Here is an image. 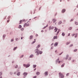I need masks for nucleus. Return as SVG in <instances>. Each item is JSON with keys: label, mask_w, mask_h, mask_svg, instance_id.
<instances>
[{"label": "nucleus", "mask_w": 78, "mask_h": 78, "mask_svg": "<svg viewBox=\"0 0 78 78\" xmlns=\"http://www.w3.org/2000/svg\"><path fill=\"white\" fill-rule=\"evenodd\" d=\"M30 25V24L28 23V22H27V23H25L24 24V27H28Z\"/></svg>", "instance_id": "nucleus-1"}, {"label": "nucleus", "mask_w": 78, "mask_h": 78, "mask_svg": "<svg viewBox=\"0 0 78 78\" xmlns=\"http://www.w3.org/2000/svg\"><path fill=\"white\" fill-rule=\"evenodd\" d=\"M35 53H37V55L39 54V50L38 49H37L35 50Z\"/></svg>", "instance_id": "nucleus-2"}, {"label": "nucleus", "mask_w": 78, "mask_h": 78, "mask_svg": "<svg viewBox=\"0 0 78 78\" xmlns=\"http://www.w3.org/2000/svg\"><path fill=\"white\" fill-rule=\"evenodd\" d=\"M23 75H24L23 78H25V77H26V76H26V75H28V73H27L24 72L23 73Z\"/></svg>", "instance_id": "nucleus-3"}, {"label": "nucleus", "mask_w": 78, "mask_h": 78, "mask_svg": "<svg viewBox=\"0 0 78 78\" xmlns=\"http://www.w3.org/2000/svg\"><path fill=\"white\" fill-rule=\"evenodd\" d=\"M23 66H24V67H26L27 68L30 67V65L29 64L27 65L24 64Z\"/></svg>", "instance_id": "nucleus-4"}, {"label": "nucleus", "mask_w": 78, "mask_h": 78, "mask_svg": "<svg viewBox=\"0 0 78 78\" xmlns=\"http://www.w3.org/2000/svg\"><path fill=\"white\" fill-rule=\"evenodd\" d=\"M49 30H53V29L54 28V27L50 26L49 27Z\"/></svg>", "instance_id": "nucleus-5"}, {"label": "nucleus", "mask_w": 78, "mask_h": 78, "mask_svg": "<svg viewBox=\"0 0 78 78\" xmlns=\"http://www.w3.org/2000/svg\"><path fill=\"white\" fill-rule=\"evenodd\" d=\"M66 12L65 9H63V10H62V13H64V12Z\"/></svg>", "instance_id": "nucleus-6"}, {"label": "nucleus", "mask_w": 78, "mask_h": 78, "mask_svg": "<svg viewBox=\"0 0 78 78\" xmlns=\"http://www.w3.org/2000/svg\"><path fill=\"white\" fill-rule=\"evenodd\" d=\"M55 32H56L58 31V29H57L56 27H55V29H54Z\"/></svg>", "instance_id": "nucleus-7"}, {"label": "nucleus", "mask_w": 78, "mask_h": 78, "mask_svg": "<svg viewBox=\"0 0 78 78\" xmlns=\"http://www.w3.org/2000/svg\"><path fill=\"white\" fill-rule=\"evenodd\" d=\"M44 74L46 76L48 75V72L46 71L44 73Z\"/></svg>", "instance_id": "nucleus-8"}, {"label": "nucleus", "mask_w": 78, "mask_h": 78, "mask_svg": "<svg viewBox=\"0 0 78 78\" xmlns=\"http://www.w3.org/2000/svg\"><path fill=\"white\" fill-rule=\"evenodd\" d=\"M33 37V35L30 36V39H32Z\"/></svg>", "instance_id": "nucleus-9"}, {"label": "nucleus", "mask_w": 78, "mask_h": 78, "mask_svg": "<svg viewBox=\"0 0 78 78\" xmlns=\"http://www.w3.org/2000/svg\"><path fill=\"white\" fill-rule=\"evenodd\" d=\"M52 20L53 21V23H55L56 21V20L55 19H53Z\"/></svg>", "instance_id": "nucleus-10"}, {"label": "nucleus", "mask_w": 78, "mask_h": 78, "mask_svg": "<svg viewBox=\"0 0 78 78\" xmlns=\"http://www.w3.org/2000/svg\"><path fill=\"white\" fill-rule=\"evenodd\" d=\"M58 43H55L54 44L55 47H56L58 45Z\"/></svg>", "instance_id": "nucleus-11"}, {"label": "nucleus", "mask_w": 78, "mask_h": 78, "mask_svg": "<svg viewBox=\"0 0 78 78\" xmlns=\"http://www.w3.org/2000/svg\"><path fill=\"white\" fill-rule=\"evenodd\" d=\"M36 75H39L40 74V73L39 72H37L36 73Z\"/></svg>", "instance_id": "nucleus-12"}, {"label": "nucleus", "mask_w": 78, "mask_h": 78, "mask_svg": "<svg viewBox=\"0 0 78 78\" xmlns=\"http://www.w3.org/2000/svg\"><path fill=\"white\" fill-rule=\"evenodd\" d=\"M54 39H58V38H57V36H54V37L53 38Z\"/></svg>", "instance_id": "nucleus-13"}, {"label": "nucleus", "mask_w": 78, "mask_h": 78, "mask_svg": "<svg viewBox=\"0 0 78 78\" xmlns=\"http://www.w3.org/2000/svg\"><path fill=\"white\" fill-rule=\"evenodd\" d=\"M33 68H35V67H36V65H33Z\"/></svg>", "instance_id": "nucleus-14"}, {"label": "nucleus", "mask_w": 78, "mask_h": 78, "mask_svg": "<svg viewBox=\"0 0 78 78\" xmlns=\"http://www.w3.org/2000/svg\"><path fill=\"white\" fill-rule=\"evenodd\" d=\"M20 75V73L19 72L17 73V75L19 76Z\"/></svg>", "instance_id": "nucleus-15"}, {"label": "nucleus", "mask_w": 78, "mask_h": 78, "mask_svg": "<svg viewBox=\"0 0 78 78\" xmlns=\"http://www.w3.org/2000/svg\"><path fill=\"white\" fill-rule=\"evenodd\" d=\"M60 30H59V29L58 30V31L57 32V34H56V35H58V34L59 33V31Z\"/></svg>", "instance_id": "nucleus-16"}, {"label": "nucleus", "mask_w": 78, "mask_h": 78, "mask_svg": "<svg viewBox=\"0 0 78 78\" xmlns=\"http://www.w3.org/2000/svg\"><path fill=\"white\" fill-rule=\"evenodd\" d=\"M62 23V22L61 21H60L58 23V25H61V24Z\"/></svg>", "instance_id": "nucleus-17"}, {"label": "nucleus", "mask_w": 78, "mask_h": 78, "mask_svg": "<svg viewBox=\"0 0 78 78\" xmlns=\"http://www.w3.org/2000/svg\"><path fill=\"white\" fill-rule=\"evenodd\" d=\"M66 57L67 58H66V59H68V57H69V55H66Z\"/></svg>", "instance_id": "nucleus-18"}, {"label": "nucleus", "mask_w": 78, "mask_h": 78, "mask_svg": "<svg viewBox=\"0 0 78 78\" xmlns=\"http://www.w3.org/2000/svg\"><path fill=\"white\" fill-rule=\"evenodd\" d=\"M62 35L63 36H65V34L64 33H63L62 34Z\"/></svg>", "instance_id": "nucleus-19"}, {"label": "nucleus", "mask_w": 78, "mask_h": 78, "mask_svg": "<svg viewBox=\"0 0 78 78\" xmlns=\"http://www.w3.org/2000/svg\"><path fill=\"white\" fill-rule=\"evenodd\" d=\"M33 55H31L30 56V58H33Z\"/></svg>", "instance_id": "nucleus-20"}, {"label": "nucleus", "mask_w": 78, "mask_h": 78, "mask_svg": "<svg viewBox=\"0 0 78 78\" xmlns=\"http://www.w3.org/2000/svg\"><path fill=\"white\" fill-rule=\"evenodd\" d=\"M40 47H41V45H40V44H39L38 45V46L37 47V48H39Z\"/></svg>", "instance_id": "nucleus-21"}, {"label": "nucleus", "mask_w": 78, "mask_h": 78, "mask_svg": "<svg viewBox=\"0 0 78 78\" xmlns=\"http://www.w3.org/2000/svg\"><path fill=\"white\" fill-rule=\"evenodd\" d=\"M17 48V47H15L13 49V50L14 51L15 50H16V48Z\"/></svg>", "instance_id": "nucleus-22"}, {"label": "nucleus", "mask_w": 78, "mask_h": 78, "mask_svg": "<svg viewBox=\"0 0 78 78\" xmlns=\"http://www.w3.org/2000/svg\"><path fill=\"white\" fill-rule=\"evenodd\" d=\"M36 42V39H34V41L32 42V44H34V43H35Z\"/></svg>", "instance_id": "nucleus-23"}, {"label": "nucleus", "mask_w": 78, "mask_h": 78, "mask_svg": "<svg viewBox=\"0 0 78 78\" xmlns=\"http://www.w3.org/2000/svg\"><path fill=\"white\" fill-rule=\"evenodd\" d=\"M22 28V26L20 25L19 27V28Z\"/></svg>", "instance_id": "nucleus-24"}, {"label": "nucleus", "mask_w": 78, "mask_h": 78, "mask_svg": "<svg viewBox=\"0 0 78 78\" xmlns=\"http://www.w3.org/2000/svg\"><path fill=\"white\" fill-rule=\"evenodd\" d=\"M22 20H20V23H22Z\"/></svg>", "instance_id": "nucleus-25"}, {"label": "nucleus", "mask_w": 78, "mask_h": 78, "mask_svg": "<svg viewBox=\"0 0 78 78\" xmlns=\"http://www.w3.org/2000/svg\"><path fill=\"white\" fill-rule=\"evenodd\" d=\"M75 24L76 25H78V22H76Z\"/></svg>", "instance_id": "nucleus-26"}, {"label": "nucleus", "mask_w": 78, "mask_h": 78, "mask_svg": "<svg viewBox=\"0 0 78 78\" xmlns=\"http://www.w3.org/2000/svg\"><path fill=\"white\" fill-rule=\"evenodd\" d=\"M40 54H42V51H39Z\"/></svg>", "instance_id": "nucleus-27"}, {"label": "nucleus", "mask_w": 78, "mask_h": 78, "mask_svg": "<svg viewBox=\"0 0 78 78\" xmlns=\"http://www.w3.org/2000/svg\"><path fill=\"white\" fill-rule=\"evenodd\" d=\"M15 67L16 69H17V68H18V65H16Z\"/></svg>", "instance_id": "nucleus-28"}, {"label": "nucleus", "mask_w": 78, "mask_h": 78, "mask_svg": "<svg viewBox=\"0 0 78 78\" xmlns=\"http://www.w3.org/2000/svg\"><path fill=\"white\" fill-rule=\"evenodd\" d=\"M64 65H65V63H64L63 64H62V67H64Z\"/></svg>", "instance_id": "nucleus-29"}, {"label": "nucleus", "mask_w": 78, "mask_h": 78, "mask_svg": "<svg viewBox=\"0 0 78 78\" xmlns=\"http://www.w3.org/2000/svg\"><path fill=\"white\" fill-rule=\"evenodd\" d=\"M48 27V25H47L46 26V27H44V29H45L46 28V27Z\"/></svg>", "instance_id": "nucleus-30"}, {"label": "nucleus", "mask_w": 78, "mask_h": 78, "mask_svg": "<svg viewBox=\"0 0 78 78\" xmlns=\"http://www.w3.org/2000/svg\"><path fill=\"white\" fill-rule=\"evenodd\" d=\"M70 44V42H68L66 43V45H68V44Z\"/></svg>", "instance_id": "nucleus-31"}, {"label": "nucleus", "mask_w": 78, "mask_h": 78, "mask_svg": "<svg viewBox=\"0 0 78 78\" xmlns=\"http://www.w3.org/2000/svg\"><path fill=\"white\" fill-rule=\"evenodd\" d=\"M77 51V49H75L74 50V51Z\"/></svg>", "instance_id": "nucleus-32"}, {"label": "nucleus", "mask_w": 78, "mask_h": 78, "mask_svg": "<svg viewBox=\"0 0 78 78\" xmlns=\"http://www.w3.org/2000/svg\"><path fill=\"white\" fill-rule=\"evenodd\" d=\"M21 30L22 31H23V30H24V29L23 28H22Z\"/></svg>", "instance_id": "nucleus-33"}, {"label": "nucleus", "mask_w": 78, "mask_h": 78, "mask_svg": "<svg viewBox=\"0 0 78 78\" xmlns=\"http://www.w3.org/2000/svg\"><path fill=\"white\" fill-rule=\"evenodd\" d=\"M68 60H71V57H69L68 59Z\"/></svg>", "instance_id": "nucleus-34"}, {"label": "nucleus", "mask_w": 78, "mask_h": 78, "mask_svg": "<svg viewBox=\"0 0 78 78\" xmlns=\"http://www.w3.org/2000/svg\"><path fill=\"white\" fill-rule=\"evenodd\" d=\"M2 75V72H0V75Z\"/></svg>", "instance_id": "nucleus-35"}, {"label": "nucleus", "mask_w": 78, "mask_h": 78, "mask_svg": "<svg viewBox=\"0 0 78 78\" xmlns=\"http://www.w3.org/2000/svg\"><path fill=\"white\" fill-rule=\"evenodd\" d=\"M75 36V34H72V36Z\"/></svg>", "instance_id": "nucleus-36"}, {"label": "nucleus", "mask_w": 78, "mask_h": 78, "mask_svg": "<svg viewBox=\"0 0 78 78\" xmlns=\"http://www.w3.org/2000/svg\"><path fill=\"white\" fill-rule=\"evenodd\" d=\"M6 36V35H3V37H5Z\"/></svg>", "instance_id": "nucleus-37"}, {"label": "nucleus", "mask_w": 78, "mask_h": 78, "mask_svg": "<svg viewBox=\"0 0 78 78\" xmlns=\"http://www.w3.org/2000/svg\"><path fill=\"white\" fill-rule=\"evenodd\" d=\"M73 19H71V20H70V22H72V21H73Z\"/></svg>", "instance_id": "nucleus-38"}, {"label": "nucleus", "mask_w": 78, "mask_h": 78, "mask_svg": "<svg viewBox=\"0 0 78 78\" xmlns=\"http://www.w3.org/2000/svg\"><path fill=\"white\" fill-rule=\"evenodd\" d=\"M58 63H59V64H60L61 63V61H58Z\"/></svg>", "instance_id": "nucleus-39"}, {"label": "nucleus", "mask_w": 78, "mask_h": 78, "mask_svg": "<svg viewBox=\"0 0 78 78\" xmlns=\"http://www.w3.org/2000/svg\"><path fill=\"white\" fill-rule=\"evenodd\" d=\"M69 30H72V28L71 27H70L69 28Z\"/></svg>", "instance_id": "nucleus-40"}, {"label": "nucleus", "mask_w": 78, "mask_h": 78, "mask_svg": "<svg viewBox=\"0 0 78 78\" xmlns=\"http://www.w3.org/2000/svg\"><path fill=\"white\" fill-rule=\"evenodd\" d=\"M14 41V40H13V39H12L11 40V42H12Z\"/></svg>", "instance_id": "nucleus-41"}, {"label": "nucleus", "mask_w": 78, "mask_h": 78, "mask_svg": "<svg viewBox=\"0 0 78 78\" xmlns=\"http://www.w3.org/2000/svg\"><path fill=\"white\" fill-rule=\"evenodd\" d=\"M23 57V55H22V56H21L20 58H22V57Z\"/></svg>", "instance_id": "nucleus-42"}, {"label": "nucleus", "mask_w": 78, "mask_h": 78, "mask_svg": "<svg viewBox=\"0 0 78 78\" xmlns=\"http://www.w3.org/2000/svg\"><path fill=\"white\" fill-rule=\"evenodd\" d=\"M36 77H37V76H34L33 77V78H36Z\"/></svg>", "instance_id": "nucleus-43"}, {"label": "nucleus", "mask_w": 78, "mask_h": 78, "mask_svg": "<svg viewBox=\"0 0 78 78\" xmlns=\"http://www.w3.org/2000/svg\"><path fill=\"white\" fill-rule=\"evenodd\" d=\"M69 73H68L66 75L67 76H69Z\"/></svg>", "instance_id": "nucleus-44"}, {"label": "nucleus", "mask_w": 78, "mask_h": 78, "mask_svg": "<svg viewBox=\"0 0 78 78\" xmlns=\"http://www.w3.org/2000/svg\"><path fill=\"white\" fill-rule=\"evenodd\" d=\"M16 41H17L18 40V38H16Z\"/></svg>", "instance_id": "nucleus-45"}, {"label": "nucleus", "mask_w": 78, "mask_h": 78, "mask_svg": "<svg viewBox=\"0 0 78 78\" xmlns=\"http://www.w3.org/2000/svg\"><path fill=\"white\" fill-rule=\"evenodd\" d=\"M75 60H73V62H75Z\"/></svg>", "instance_id": "nucleus-46"}, {"label": "nucleus", "mask_w": 78, "mask_h": 78, "mask_svg": "<svg viewBox=\"0 0 78 78\" xmlns=\"http://www.w3.org/2000/svg\"><path fill=\"white\" fill-rule=\"evenodd\" d=\"M72 46H73V44H71L70 46V47H72Z\"/></svg>", "instance_id": "nucleus-47"}, {"label": "nucleus", "mask_w": 78, "mask_h": 78, "mask_svg": "<svg viewBox=\"0 0 78 78\" xmlns=\"http://www.w3.org/2000/svg\"><path fill=\"white\" fill-rule=\"evenodd\" d=\"M36 36L37 37L38 36V34H36Z\"/></svg>", "instance_id": "nucleus-48"}, {"label": "nucleus", "mask_w": 78, "mask_h": 78, "mask_svg": "<svg viewBox=\"0 0 78 78\" xmlns=\"http://www.w3.org/2000/svg\"><path fill=\"white\" fill-rule=\"evenodd\" d=\"M70 33L68 34V36H70Z\"/></svg>", "instance_id": "nucleus-49"}, {"label": "nucleus", "mask_w": 78, "mask_h": 78, "mask_svg": "<svg viewBox=\"0 0 78 78\" xmlns=\"http://www.w3.org/2000/svg\"><path fill=\"white\" fill-rule=\"evenodd\" d=\"M9 22V20H8L7 21V22L8 23V22Z\"/></svg>", "instance_id": "nucleus-50"}, {"label": "nucleus", "mask_w": 78, "mask_h": 78, "mask_svg": "<svg viewBox=\"0 0 78 78\" xmlns=\"http://www.w3.org/2000/svg\"><path fill=\"white\" fill-rule=\"evenodd\" d=\"M10 74L11 75H12V73L10 72Z\"/></svg>", "instance_id": "nucleus-51"}, {"label": "nucleus", "mask_w": 78, "mask_h": 78, "mask_svg": "<svg viewBox=\"0 0 78 78\" xmlns=\"http://www.w3.org/2000/svg\"><path fill=\"white\" fill-rule=\"evenodd\" d=\"M55 53H56L57 52V50H55Z\"/></svg>", "instance_id": "nucleus-52"}, {"label": "nucleus", "mask_w": 78, "mask_h": 78, "mask_svg": "<svg viewBox=\"0 0 78 78\" xmlns=\"http://www.w3.org/2000/svg\"><path fill=\"white\" fill-rule=\"evenodd\" d=\"M62 53H63V52H62L61 54H59V55H61L62 54Z\"/></svg>", "instance_id": "nucleus-53"}, {"label": "nucleus", "mask_w": 78, "mask_h": 78, "mask_svg": "<svg viewBox=\"0 0 78 78\" xmlns=\"http://www.w3.org/2000/svg\"><path fill=\"white\" fill-rule=\"evenodd\" d=\"M14 74H16V72H14Z\"/></svg>", "instance_id": "nucleus-54"}, {"label": "nucleus", "mask_w": 78, "mask_h": 78, "mask_svg": "<svg viewBox=\"0 0 78 78\" xmlns=\"http://www.w3.org/2000/svg\"><path fill=\"white\" fill-rule=\"evenodd\" d=\"M77 37V36L76 35L75 36V37Z\"/></svg>", "instance_id": "nucleus-55"}, {"label": "nucleus", "mask_w": 78, "mask_h": 78, "mask_svg": "<svg viewBox=\"0 0 78 78\" xmlns=\"http://www.w3.org/2000/svg\"><path fill=\"white\" fill-rule=\"evenodd\" d=\"M41 32H42V33L43 32H44V30H41Z\"/></svg>", "instance_id": "nucleus-56"}, {"label": "nucleus", "mask_w": 78, "mask_h": 78, "mask_svg": "<svg viewBox=\"0 0 78 78\" xmlns=\"http://www.w3.org/2000/svg\"><path fill=\"white\" fill-rule=\"evenodd\" d=\"M53 45V44L52 43V44H51V45Z\"/></svg>", "instance_id": "nucleus-57"}, {"label": "nucleus", "mask_w": 78, "mask_h": 78, "mask_svg": "<svg viewBox=\"0 0 78 78\" xmlns=\"http://www.w3.org/2000/svg\"><path fill=\"white\" fill-rule=\"evenodd\" d=\"M35 18H37V17H35L34 18V19H35Z\"/></svg>", "instance_id": "nucleus-58"}, {"label": "nucleus", "mask_w": 78, "mask_h": 78, "mask_svg": "<svg viewBox=\"0 0 78 78\" xmlns=\"http://www.w3.org/2000/svg\"><path fill=\"white\" fill-rule=\"evenodd\" d=\"M14 61L12 62V63H14Z\"/></svg>", "instance_id": "nucleus-59"}, {"label": "nucleus", "mask_w": 78, "mask_h": 78, "mask_svg": "<svg viewBox=\"0 0 78 78\" xmlns=\"http://www.w3.org/2000/svg\"><path fill=\"white\" fill-rule=\"evenodd\" d=\"M58 61H59V58H58Z\"/></svg>", "instance_id": "nucleus-60"}, {"label": "nucleus", "mask_w": 78, "mask_h": 78, "mask_svg": "<svg viewBox=\"0 0 78 78\" xmlns=\"http://www.w3.org/2000/svg\"><path fill=\"white\" fill-rule=\"evenodd\" d=\"M36 68H35V69L34 70H36Z\"/></svg>", "instance_id": "nucleus-61"}, {"label": "nucleus", "mask_w": 78, "mask_h": 78, "mask_svg": "<svg viewBox=\"0 0 78 78\" xmlns=\"http://www.w3.org/2000/svg\"><path fill=\"white\" fill-rule=\"evenodd\" d=\"M21 39H22V37H21Z\"/></svg>", "instance_id": "nucleus-62"}, {"label": "nucleus", "mask_w": 78, "mask_h": 78, "mask_svg": "<svg viewBox=\"0 0 78 78\" xmlns=\"http://www.w3.org/2000/svg\"><path fill=\"white\" fill-rule=\"evenodd\" d=\"M51 49H53V48L51 47Z\"/></svg>", "instance_id": "nucleus-63"}, {"label": "nucleus", "mask_w": 78, "mask_h": 78, "mask_svg": "<svg viewBox=\"0 0 78 78\" xmlns=\"http://www.w3.org/2000/svg\"><path fill=\"white\" fill-rule=\"evenodd\" d=\"M77 15H78V13H77Z\"/></svg>", "instance_id": "nucleus-64"}]
</instances>
